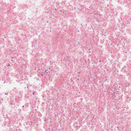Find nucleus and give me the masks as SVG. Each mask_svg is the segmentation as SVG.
Returning a JSON list of instances; mask_svg holds the SVG:
<instances>
[{
	"mask_svg": "<svg viewBox=\"0 0 131 131\" xmlns=\"http://www.w3.org/2000/svg\"><path fill=\"white\" fill-rule=\"evenodd\" d=\"M54 9L55 10H56L57 9L56 8H55Z\"/></svg>",
	"mask_w": 131,
	"mask_h": 131,
	"instance_id": "obj_24",
	"label": "nucleus"
},
{
	"mask_svg": "<svg viewBox=\"0 0 131 131\" xmlns=\"http://www.w3.org/2000/svg\"><path fill=\"white\" fill-rule=\"evenodd\" d=\"M116 61H114V63L113 64V65H115V64L116 63Z\"/></svg>",
	"mask_w": 131,
	"mask_h": 131,
	"instance_id": "obj_7",
	"label": "nucleus"
},
{
	"mask_svg": "<svg viewBox=\"0 0 131 131\" xmlns=\"http://www.w3.org/2000/svg\"><path fill=\"white\" fill-rule=\"evenodd\" d=\"M82 99H81V100H82Z\"/></svg>",
	"mask_w": 131,
	"mask_h": 131,
	"instance_id": "obj_34",
	"label": "nucleus"
},
{
	"mask_svg": "<svg viewBox=\"0 0 131 131\" xmlns=\"http://www.w3.org/2000/svg\"><path fill=\"white\" fill-rule=\"evenodd\" d=\"M13 104L12 103H12H11L10 104H9V105H12Z\"/></svg>",
	"mask_w": 131,
	"mask_h": 131,
	"instance_id": "obj_13",
	"label": "nucleus"
},
{
	"mask_svg": "<svg viewBox=\"0 0 131 131\" xmlns=\"http://www.w3.org/2000/svg\"><path fill=\"white\" fill-rule=\"evenodd\" d=\"M32 47H33V46H34H34H35V45H32Z\"/></svg>",
	"mask_w": 131,
	"mask_h": 131,
	"instance_id": "obj_15",
	"label": "nucleus"
},
{
	"mask_svg": "<svg viewBox=\"0 0 131 131\" xmlns=\"http://www.w3.org/2000/svg\"><path fill=\"white\" fill-rule=\"evenodd\" d=\"M110 63H112L113 62V60H111L110 61Z\"/></svg>",
	"mask_w": 131,
	"mask_h": 131,
	"instance_id": "obj_6",
	"label": "nucleus"
},
{
	"mask_svg": "<svg viewBox=\"0 0 131 131\" xmlns=\"http://www.w3.org/2000/svg\"><path fill=\"white\" fill-rule=\"evenodd\" d=\"M78 78H79L80 77V76L79 75H78Z\"/></svg>",
	"mask_w": 131,
	"mask_h": 131,
	"instance_id": "obj_21",
	"label": "nucleus"
},
{
	"mask_svg": "<svg viewBox=\"0 0 131 131\" xmlns=\"http://www.w3.org/2000/svg\"><path fill=\"white\" fill-rule=\"evenodd\" d=\"M129 21V20H128V21H127V23H125V25H126V26H127V25L128 24H130V22H128H128Z\"/></svg>",
	"mask_w": 131,
	"mask_h": 131,
	"instance_id": "obj_5",
	"label": "nucleus"
},
{
	"mask_svg": "<svg viewBox=\"0 0 131 131\" xmlns=\"http://www.w3.org/2000/svg\"><path fill=\"white\" fill-rule=\"evenodd\" d=\"M79 80V78H78V79H77L78 80Z\"/></svg>",
	"mask_w": 131,
	"mask_h": 131,
	"instance_id": "obj_22",
	"label": "nucleus"
},
{
	"mask_svg": "<svg viewBox=\"0 0 131 131\" xmlns=\"http://www.w3.org/2000/svg\"><path fill=\"white\" fill-rule=\"evenodd\" d=\"M106 37H104V38H105Z\"/></svg>",
	"mask_w": 131,
	"mask_h": 131,
	"instance_id": "obj_33",
	"label": "nucleus"
},
{
	"mask_svg": "<svg viewBox=\"0 0 131 131\" xmlns=\"http://www.w3.org/2000/svg\"><path fill=\"white\" fill-rule=\"evenodd\" d=\"M90 61V60H88V61Z\"/></svg>",
	"mask_w": 131,
	"mask_h": 131,
	"instance_id": "obj_27",
	"label": "nucleus"
},
{
	"mask_svg": "<svg viewBox=\"0 0 131 131\" xmlns=\"http://www.w3.org/2000/svg\"><path fill=\"white\" fill-rule=\"evenodd\" d=\"M81 72H78V73L79 74V73H80Z\"/></svg>",
	"mask_w": 131,
	"mask_h": 131,
	"instance_id": "obj_19",
	"label": "nucleus"
},
{
	"mask_svg": "<svg viewBox=\"0 0 131 131\" xmlns=\"http://www.w3.org/2000/svg\"><path fill=\"white\" fill-rule=\"evenodd\" d=\"M8 93H5V94H6V95H7V94H8Z\"/></svg>",
	"mask_w": 131,
	"mask_h": 131,
	"instance_id": "obj_16",
	"label": "nucleus"
},
{
	"mask_svg": "<svg viewBox=\"0 0 131 131\" xmlns=\"http://www.w3.org/2000/svg\"><path fill=\"white\" fill-rule=\"evenodd\" d=\"M13 130L14 131H17V129L14 128V129Z\"/></svg>",
	"mask_w": 131,
	"mask_h": 131,
	"instance_id": "obj_11",
	"label": "nucleus"
},
{
	"mask_svg": "<svg viewBox=\"0 0 131 131\" xmlns=\"http://www.w3.org/2000/svg\"><path fill=\"white\" fill-rule=\"evenodd\" d=\"M90 63V61H89V63Z\"/></svg>",
	"mask_w": 131,
	"mask_h": 131,
	"instance_id": "obj_26",
	"label": "nucleus"
},
{
	"mask_svg": "<svg viewBox=\"0 0 131 131\" xmlns=\"http://www.w3.org/2000/svg\"><path fill=\"white\" fill-rule=\"evenodd\" d=\"M60 131H62V130H60Z\"/></svg>",
	"mask_w": 131,
	"mask_h": 131,
	"instance_id": "obj_37",
	"label": "nucleus"
},
{
	"mask_svg": "<svg viewBox=\"0 0 131 131\" xmlns=\"http://www.w3.org/2000/svg\"><path fill=\"white\" fill-rule=\"evenodd\" d=\"M22 107H24V106H23Z\"/></svg>",
	"mask_w": 131,
	"mask_h": 131,
	"instance_id": "obj_29",
	"label": "nucleus"
},
{
	"mask_svg": "<svg viewBox=\"0 0 131 131\" xmlns=\"http://www.w3.org/2000/svg\"><path fill=\"white\" fill-rule=\"evenodd\" d=\"M8 66H10V64H8Z\"/></svg>",
	"mask_w": 131,
	"mask_h": 131,
	"instance_id": "obj_18",
	"label": "nucleus"
},
{
	"mask_svg": "<svg viewBox=\"0 0 131 131\" xmlns=\"http://www.w3.org/2000/svg\"><path fill=\"white\" fill-rule=\"evenodd\" d=\"M130 20L131 21V19Z\"/></svg>",
	"mask_w": 131,
	"mask_h": 131,
	"instance_id": "obj_36",
	"label": "nucleus"
},
{
	"mask_svg": "<svg viewBox=\"0 0 131 131\" xmlns=\"http://www.w3.org/2000/svg\"><path fill=\"white\" fill-rule=\"evenodd\" d=\"M95 15H97V14H95Z\"/></svg>",
	"mask_w": 131,
	"mask_h": 131,
	"instance_id": "obj_32",
	"label": "nucleus"
},
{
	"mask_svg": "<svg viewBox=\"0 0 131 131\" xmlns=\"http://www.w3.org/2000/svg\"><path fill=\"white\" fill-rule=\"evenodd\" d=\"M15 107V105L14 104V105H13V106H12L11 107Z\"/></svg>",
	"mask_w": 131,
	"mask_h": 131,
	"instance_id": "obj_10",
	"label": "nucleus"
},
{
	"mask_svg": "<svg viewBox=\"0 0 131 131\" xmlns=\"http://www.w3.org/2000/svg\"><path fill=\"white\" fill-rule=\"evenodd\" d=\"M60 131H62V130H60Z\"/></svg>",
	"mask_w": 131,
	"mask_h": 131,
	"instance_id": "obj_38",
	"label": "nucleus"
},
{
	"mask_svg": "<svg viewBox=\"0 0 131 131\" xmlns=\"http://www.w3.org/2000/svg\"><path fill=\"white\" fill-rule=\"evenodd\" d=\"M30 125H31L32 124L34 123L32 122H31V121H30Z\"/></svg>",
	"mask_w": 131,
	"mask_h": 131,
	"instance_id": "obj_8",
	"label": "nucleus"
},
{
	"mask_svg": "<svg viewBox=\"0 0 131 131\" xmlns=\"http://www.w3.org/2000/svg\"><path fill=\"white\" fill-rule=\"evenodd\" d=\"M123 24L124 25V23H122V25L123 26Z\"/></svg>",
	"mask_w": 131,
	"mask_h": 131,
	"instance_id": "obj_20",
	"label": "nucleus"
},
{
	"mask_svg": "<svg viewBox=\"0 0 131 131\" xmlns=\"http://www.w3.org/2000/svg\"><path fill=\"white\" fill-rule=\"evenodd\" d=\"M117 35H118L119 36V34H118V35L117 34Z\"/></svg>",
	"mask_w": 131,
	"mask_h": 131,
	"instance_id": "obj_30",
	"label": "nucleus"
},
{
	"mask_svg": "<svg viewBox=\"0 0 131 131\" xmlns=\"http://www.w3.org/2000/svg\"><path fill=\"white\" fill-rule=\"evenodd\" d=\"M73 84H74V82H73Z\"/></svg>",
	"mask_w": 131,
	"mask_h": 131,
	"instance_id": "obj_28",
	"label": "nucleus"
},
{
	"mask_svg": "<svg viewBox=\"0 0 131 131\" xmlns=\"http://www.w3.org/2000/svg\"><path fill=\"white\" fill-rule=\"evenodd\" d=\"M43 72H41V75H42V76H43Z\"/></svg>",
	"mask_w": 131,
	"mask_h": 131,
	"instance_id": "obj_12",
	"label": "nucleus"
},
{
	"mask_svg": "<svg viewBox=\"0 0 131 131\" xmlns=\"http://www.w3.org/2000/svg\"><path fill=\"white\" fill-rule=\"evenodd\" d=\"M88 50H90V48H89V49H88Z\"/></svg>",
	"mask_w": 131,
	"mask_h": 131,
	"instance_id": "obj_25",
	"label": "nucleus"
},
{
	"mask_svg": "<svg viewBox=\"0 0 131 131\" xmlns=\"http://www.w3.org/2000/svg\"><path fill=\"white\" fill-rule=\"evenodd\" d=\"M67 59H66V61H67V62H68L69 61H70V60H69V56H67Z\"/></svg>",
	"mask_w": 131,
	"mask_h": 131,
	"instance_id": "obj_3",
	"label": "nucleus"
},
{
	"mask_svg": "<svg viewBox=\"0 0 131 131\" xmlns=\"http://www.w3.org/2000/svg\"><path fill=\"white\" fill-rule=\"evenodd\" d=\"M71 81H72V80H71Z\"/></svg>",
	"mask_w": 131,
	"mask_h": 131,
	"instance_id": "obj_35",
	"label": "nucleus"
},
{
	"mask_svg": "<svg viewBox=\"0 0 131 131\" xmlns=\"http://www.w3.org/2000/svg\"><path fill=\"white\" fill-rule=\"evenodd\" d=\"M47 71V70H46L45 71V72H46L47 73H48V71Z\"/></svg>",
	"mask_w": 131,
	"mask_h": 131,
	"instance_id": "obj_9",
	"label": "nucleus"
},
{
	"mask_svg": "<svg viewBox=\"0 0 131 131\" xmlns=\"http://www.w3.org/2000/svg\"><path fill=\"white\" fill-rule=\"evenodd\" d=\"M51 130H52V131H53L54 130V129H53V128H52Z\"/></svg>",
	"mask_w": 131,
	"mask_h": 131,
	"instance_id": "obj_17",
	"label": "nucleus"
},
{
	"mask_svg": "<svg viewBox=\"0 0 131 131\" xmlns=\"http://www.w3.org/2000/svg\"><path fill=\"white\" fill-rule=\"evenodd\" d=\"M100 34L102 36H105L106 34V33H100Z\"/></svg>",
	"mask_w": 131,
	"mask_h": 131,
	"instance_id": "obj_2",
	"label": "nucleus"
},
{
	"mask_svg": "<svg viewBox=\"0 0 131 131\" xmlns=\"http://www.w3.org/2000/svg\"><path fill=\"white\" fill-rule=\"evenodd\" d=\"M88 62L86 60H85V62L86 63Z\"/></svg>",
	"mask_w": 131,
	"mask_h": 131,
	"instance_id": "obj_14",
	"label": "nucleus"
},
{
	"mask_svg": "<svg viewBox=\"0 0 131 131\" xmlns=\"http://www.w3.org/2000/svg\"><path fill=\"white\" fill-rule=\"evenodd\" d=\"M46 119L44 120L45 122H45V121H46Z\"/></svg>",
	"mask_w": 131,
	"mask_h": 131,
	"instance_id": "obj_23",
	"label": "nucleus"
},
{
	"mask_svg": "<svg viewBox=\"0 0 131 131\" xmlns=\"http://www.w3.org/2000/svg\"><path fill=\"white\" fill-rule=\"evenodd\" d=\"M77 124V123L76 122H75L73 126L74 127H79L80 126H78Z\"/></svg>",
	"mask_w": 131,
	"mask_h": 131,
	"instance_id": "obj_1",
	"label": "nucleus"
},
{
	"mask_svg": "<svg viewBox=\"0 0 131 131\" xmlns=\"http://www.w3.org/2000/svg\"><path fill=\"white\" fill-rule=\"evenodd\" d=\"M33 94L34 95H37V93L36 91H34V92H33Z\"/></svg>",
	"mask_w": 131,
	"mask_h": 131,
	"instance_id": "obj_4",
	"label": "nucleus"
},
{
	"mask_svg": "<svg viewBox=\"0 0 131 131\" xmlns=\"http://www.w3.org/2000/svg\"><path fill=\"white\" fill-rule=\"evenodd\" d=\"M101 61L100 60V61H99V62H101Z\"/></svg>",
	"mask_w": 131,
	"mask_h": 131,
	"instance_id": "obj_31",
	"label": "nucleus"
}]
</instances>
